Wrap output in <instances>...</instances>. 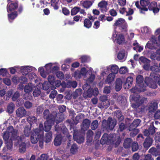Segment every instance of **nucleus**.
<instances>
[{
	"mask_svg": "<svg viewBox=\"0 0 160 160\" xmlns=\"http://www.w3.org/2000/svg\"><path fill=\"white\" fill-rule=\"evenodd\" d=\"M125 57V53L123 51L119 52L117 55V58L120 60H124Z\"/></svg>",
	"mask_w": 160,
	"mask_h": 160,
	"instance_id": "37998d69",
	"label": "nucleus"
},
{
	"mask_svg": "<svg viewBox=\"0 0 160 160\" xmlns=\"http://www.w3.org/2000/svg\"><path fill=\"white\" fill-rule=\"evenodd\" d=\"M98 126V122L97 120L93 121L91 123V128L93 130L96 129Z\"/></svg>",
	"mask_w": 160,
	"mask_h": 160,
	"instance_id": "473e14b6",
	"label": "nucleus"
},
{
	"mask_svg": "<svg viewBox=\"0 0 160 160\" xmlns=\"http://www.w3.org/2000/svg\"><path fill=\"white\" fill-rule=\"evenodd\" d=\"M116 120L109 118L107 120H104L102 122V127L105 129L112 130L116 124Z\"/></svg>",
	"mask_w": 160,
	"mask_h": 160,
	"instance_id": "7ed1b4c3",
	"label": "nucleus"
},
{
	"mask_svg": "<svg viewBox=\"0 0 160 160\" xmlns=\"http://www.w3.org/2000/svg\"><path fill=\"white\" fill-rule=\"evenodd\" d=\"M41 91L38 88H36L33 92V95L34 97H38L41 94Z\"/></svg>",
	"mask_w": 160,
	"mask_h": 160,
	"instance_id": "de8ad7c7",
	"label": "nucleus"
},
{
	"mask_svg": "<svg viewBox=\"0 0 160 160\" xmlns=\"http://www.w3.org/2000/svg\"><path fill=\"white\" fill-rule=\"evenodd\" d=\"M77 85V83L75 81H69L67 83L66 87L70 88L71 87L73 88H75Z\"/></svg>",
	"mask_w": 160,
	"mask_h": 160,
	"instance_id": "c756f323",
	"label": "nucleus"
},
{
	"mask_svg": "<svg viewBox=\"0 0 160 160\" xmlns=\"http://www.w3.org/2000/svg\"><path fill=\"white\" fill-rule=\"evenodd\" d=\"M35 87V85L31 83H29L26 85L23 88L24 91L25 92H31L32 89Z\"/></svg>",
	"mask_w": 160,
	"mask_h": 160,
	"instance_id": "2eb2a0df",
	"label": "nucleus"
},
{
	"mask_svg": "<svg viewBox=\"0 0 160 160\" xmlns=\"http://www.w3.org/2000/svg\"><path fill=\"white\" fill-rule=\"evenodd\" d=\"M114 38L116 40L117 42L119 44H121L124 42V37L122 34L118 33L115 32L112 35Z\"/></svg>",
	"mask_w": 160,
	"mask_h": 160,
	"instance_id": "0eeeda50",
	"label": "nucleus"
},
{
	"mask_svg": "<svg viewBox=\"0 0 160 160\" xmlns=\"http://www.w3.org/2000/svg\"><path fill=\"white\" fill-rule=\"evenodd\" d=\"M115 135L112 134H108V144H110L115 140Z\"/></svg>",
	"mask_w": 160,
	"mask_h": 160,
	"instance_id": "09e8293b",
	"label": "nucleus"
},
{
	"mask_svg": "<svg viewBox=\"0 0 160 160\" xmlns=\"http://www.w3.org/2000/svg\"><path fill=\"white\" fill-rule=\"evenodd\" d=\"M157 4L156 2H152L148 6L149 10H152L154 13L158 12L159 11V9L157 7Z\"/></svg>",
	"mask_w": 160,
	"mask_h": 160,
	"instance_id": "ddd939ff",
	"label": "nucleus"
},
{
	"mask_svg": "<svg viewBox=\"0 0 160 160\" xmlns=\"http://www.w3.org/2000/svg\"><path fill=\"white\" fill-rule=\"evenodd\" d=\"M82 76V75L80 72V71H75L72 75V76L76 78H80Z\"/></svg>",
	"mask_w": 160,
	"mask_h": 160,
	"instance_id": "bf43d9fd",
	"label": "nucleus"
},
{
	"mask_svg": "<svg viewBox=\"0 0 160 160\" xmlns=\"http://www.w3.org/2000/svg\"><path fill=\"white\" fill-rule=\"evenodd\" d=\"M48 80L51 84H53L55 81L54 77L52 75L49 76L48 77Z\"/></svg>",
	"mask_w": 160,
	"mask_h": 160,
	"instance_id": "13d9d810",
	"label": "nucleus"
},
{
	"mask_svg": "<svg viewBox=\"0 0 160 160\" xmlns=\"http://www.w3.org/2000/svg\"><path fill=\"white\" fill-rule=\"evenodd\" d=\"M139 61L140 63H142L145 64L146 63L150 62V61L143 57H140L139 59Z\"/></svg>",
	"mask_w": 160,
	"mask_h": 160,
	"instance_id": "603ef678",
	"label": "nucleus"
},
{
	"mask_svg": "<svg viewBox=\"0 0 160 160\" xmlns=\"http://www.w3.org/2000/svg\"><path fill=\"white\" fill-rule=\"evenodd\" d=\"M86 87H88V90L86 92H84L83 93V96L85 98H87L88 97L91 98L92 96L93 90L92 88H90L89 85H88L87 84H86L83 87V89L85 90V89L84 88Z\"/></svg>",
	"mask_w": 160,
	"mask_h": 160,
	"instance_id": "9b49d317",
	"label": "nucleus"
},
{
	"mask_svg": "<svg viewBox=\"0 0 160 160\" xmlns=\"http://www.w3.org/2000/svg\"><path fill=\"white\" fill-rule=\"evenodd\" d=\"M118 67L117 65H113L111 67V70L112 73L117 74L118 72Z\"/></svg>",
	"mask_w": 160,
	"mask_h": 160,
	"instance_id": "79ce46f5",
	"label": "nucleus"
},
{
	"mask_svg": "<svg viewBox=\"0 0 160 160\" xmlns=\"http://www.w3.org/2000/svg\"><path fill=\"white\" fill-rule=\"evenodd\" d=\"M49 112L48 110H45L43 113V117L47 119V120L49 119L50 120H51L52 119V116L50 115L49 116Z\"/></svg>",
	"mask_w": 160,
	"mask_h": 160,
	"instance_id": "a878e982",
	"label": "nucleus"
},
{
	"mask_svg": "<svg viewBox=\"0 0 160 160\" xmlns=\"http://www.w3.org/2000/svg\"><path fill=\"white\" fill-rule=\"evenodd\" d=\"M80 8L79 7H75L72 8L71 12V15H74L76 14L80 11Z\"/></svg>",
	"mask_w": 160,
	"mask_h": 160,
	"instance_id": "a19ab883",
	"label": "nucleus"
},
{
	"mask_svg": "<svg viewBox=\"0 0 160 160\" xmlns=\"http://www.w3.org/2000/svg\"><path fill=\"white\" fill-rule=\"evenodd\" d=\"M78 150V147L76 144H73L70 149V152L72 154H75L77 152Z\"/></svg>",
	"mask_w": 160,
	"mask_h": 160,
	"instance_id": "4c0bfd02",
	"label": "nucleus"
},
{
	"mask_svg": "<svg viewBox=\"0 0 160 160\" xmlns=\"http://www.w3.org/2000/svg\"><path fill=\"white\" fill-rule=\"evenodd\" d=\"M8 2L7 10L8 12L14 10L18 8V4L17 2H13L11 0H8Z\"/></svg>",
	"mask_w": 160,
	"mask_h": 160,
	"instance_id": "6e6552de",
	"label": "nucleus"
},
{
	"mask_svg": "<svg viewBox=\"0 0 160 160\" xmlns=\"http://www.w3.org/2000/svg\"><path fill=\"white\" fill-rule=\"evenodd\" d=\"M52 133L51 132H47L45 137V142H49L52 138Z\"/></svg>",
	"mask_w": 160,
	"mask_h": 160,
	"instance_id": "cd10ccee",
	"label": "nucleus"
},
{
	"mask_svg": "<svg viewBox=\"0 0 160 160\" xmlns=\"http://www.w3.org/2000/svg\"><path fill=\"white\" fill-rule=\"evenodd\" d=\"M28 71V67H24L21 70L22 74L24 75H26L28 74V72H29V71Z\"/></svg>",
	"mask_w": 160,
	"mask_h": 160,
	"instance_id": "e2e57ef3",
	"label": "nucleus"
},
{
	"mask_svg": "<svg viewBox=\"0 0 160 160\" xmlns=\"http://www.w3.org/2000/svg\"><path fill=\"white\" fill-rule=\"evenodd\" d=\"M143 80L144 79L142 76L141 75H138L136 78L137 84L143 83Z\"/></svg>",
	"mask_w": 160,
	"mask_h": 160,
	"instance_id": "8fccbe9b",
	"label": "nucleus"
},
{
	"mask_svg": "<svg viewBox=\"0 0 160 160\" xmlns=\"http://www.w3.org/2000/svg\"><path fill=\"white\" fill-rule=\"evenodd\" d=\"M80 3L84 8H89L92 4V2L89 1H82L80 2Z\"/></svg>",
	"mask_w": 160,
	"mask_h": 160,
	"instance_id": "393cba45",
	"label": "nucleus"
},
{
	"mask_svg": "<svg viewBox=\"0 0 160 160\" xmlns=\"http://www.w3.org/2000/svg\"><path fill=\"white\" fill-rule=\"evenodd\" d=\"M122 81L120 78L117 79L116 84L115 86V89L117 91H119L122 88Z\"/></svg>",
	"mask_w": 160,
	"mask_h": 160,
	"instance_id": "aec40b11",
	"label": "nucleus"
},
{
	"mask_svg": "<svg viewBox=\"0 0 160 160\" xmlns=\"http://www.w3.org/2000/svg\"><path fill=\"white\" fill-rule=\"evenodd\" d=\"M128 69L125 67H123L120 68L119 72L121 74H124L128 72Z\"/></svg>",
	"mask_w": 160,
	"mask_h": 160,
	"instance_id": "4d7b16f0",
	"label": "nucleus"
},
{
	"mask_svg": "<svg viewBox=\"0 0 160 160\" xmlns=\"http://www.w3.org/2000/svg\"><path fill=\"white\" fill-rule=\"evenodd\" d=\"M115 113L116 116L120 121H122L124 119V117L122 115L121 111L117 110L115 112Z\"/></svg>",
	"mask_w": 160,
	"mask_h": 160,
	"instance_id": "49530a36",
	"label": "nucleus"
},
{
	"mask_svg": "<svg viewBox=\"0 0 160 160\" xmlns=\"http://www.w3.org/2000/svg\"><path fill=\"white\" fill-rule=\"evenodd\" d=\"M132 140L130 138H127L126 139L123 143V146L125 148H128L130 146Z\"/></svg>",
	"mask_w": 160,
	"mask_h": 160,
	"instance_id": "bb28decb",
	"label": "nucleus"
},
{
	"mask_svg": "<svg viewBox=\"0 0 160 160\" xmlns=\"http://www.w3.org/2000/svg\"><path fill=\"white\" fill-rule=\"evenodd\" d=\"M27 120L31 125H32L33 123H36L37 121L36 118L34 116H29Z\"/></svg>",
	"mask_w": 160,
	"mask_h": 160,
	"instance_id": "72a5a7b5",
	"label": "nucleus"
},
{
	"mask_svg": "<svg viewBox=\"0 0 160 160\" xmlns=\"http://www.w3.org/2000/svg\"><path fill=\"white\" fill-rule=\"evenodd\" d=\"M150 70L153 72H160V69L157 64H155L152 66L150 68Z\"/></svg>",
	"mask_w": 160,
	"mask_h": 160,
	"instance_id": "e433bc0d",
	"label": "nucleus"
},
{
	"mask_svg": "<svg viewBox=\"0 0 160 160\" xmlns=\"http://www.w3.org/2000/svg\"><path fill=\"white\" fill-rule=\"evenodd\" d=\"M24 106L27 108H30L32 106V103L30 102L27 101L24 103Z\"/></svg>",
	"mask_w": 160,
	"mask_h": 160,
	"instance_id": "338daca9",
	"label": "nucleus"
},
{
	"mask_svg": "<svg viewBox=\"0 0 160 160\" xmlns=\"http://www.w3.org/2000/svg\"><path fill=\"white\" fill-rule=\"evenodd\" d=\"M58 0H51V5L53 7L55 10H57L58 8L59 7L58 5Z\"/></svg>",
	"mask_w": 160,
	"mask_h": 160,
	"instance_id": "2f4dec72",
	"label": "nucleus"
},
{
	"mask_svg": "<svg viewBox=\"0 0 160 160\" xmlns=\"http://www.w3.org/2000/svg\"><path fill=\"white\" fill-rule=\"evenodd\" d=\"M108 134L105 133L102 136L101 139V141L103 143H106L108 144Z\"/></svg>",
	"mask_w": 160,
	"mask_h": 160,
	"instance_id": "c03bdc74",
	"label": "nucleus"
},
{
	"mask_svg": "<svg viewBox=\"0 0 160 160\" xmlns=\"http://www.w3.org/2000/svg\"><path fill=\"white\" fill-rule=\"evenodd\" d=\"M22 98L26 100H31L32 98V97L30 92H25Z\"/></svg>",
	"mask_w": 160,
	"mask_h": 160,
	"instance_id": "c9c22d12",
	"label": "nucleus"
},
{
	"mask_svg": "<svg viewBox=\"0 0 160 160\" xmlns=\"http://www.w3.org/2000/svg\"><path fill=\"white\" fill-rule=\"evenodd\" d=\"M100 100L101 102L100 105L103 108H107L109 106V102L107 97L105 96H102L100 97Z\"/></svg>",
	"mask_w": 160,
	"mask_h": 160,
	"instance_id": "1a4fd4ad",
	"label": "nucleus"
},
{
	"mask_svg": "<svg viewBox=\"0 0 160 160\" xmlns=\"http://www.w3.org/2000/svg\"><path fill=\"white\" fill-rule=\"evenodd\" d=\"M130 131H131L130 133V136L132 137H134L139 132L138 130L136 128L132 129V130Z\"/></svg>",
	"mask_w": 160,
	"mask_h": 160,
	"instance_id": "6e6d98bb",
	"label": "nucleus"
},
{
	"mask_svg": "<svg viewBox=\"0 0 160 160\" xmlns=\"http://www.w3.org/2000/svg\"><path fill=\"white\" fill-rule=\"evenodd\" d=\"M18 134V130L14 129L13 127L12 126L8 127L6 131L4 133L3 138L5 142L8 150H10L12 149V140L15 139L16 141Z\"/></svg>",
	"mask_w": 160,
	"mask_h": 160,
	"instance_id": "f257e3e1",
	"label": "nucleus"
},
{
	"mask_svg": "<svg viewBox=\"0 0 160 160\" xmlns=\"http://www.w3.org/2000/svg\"><path fill=\"white\" fill-rule=\"evenodd\" d=\"M43 132L39 129H34L32 131L31 135V141L33 144L37 143L38 141L42 142L43 140Z\"/></svg>",
	"mask_w": 160,
	"mask_h": 160,
	"instance_id": "f03ea898",
	"label": "nucleus"
},
{
	"mask_svg": "<svg viewBox=\"0 0 160 160\" xmlns=\"http://www.w3.org/2000/svg\"><path fill=\"white\" fill-rule=\"evenodd\" d=\"M62 138L60 135L57 136L55 138L54 144L55 146H58L61 143Z\"/></svg>",
	"mask_w": 160,
	"mask_h": 160,
	"instance_id": "7c9ffc66",
	"label": "nucleus"
},
{
	"mask_svg": "<svg viewBox=\"0 0 160 160\" xmlns=\"http://www.w3.org/2000/svg\"><path fill=\"white\" fill-rule=\"evenodd\" d=\"M52 121L49 119L47 120L44 123V130L46 132L48 131L51 129L52 124H53Z\"/></svg>",
	"mask_w": 160,
	"mask_h": 160,
	"instance_id": "412c9836",
	"label": "nucleus"
},
{
	"mask_svg": "<svg viewBox=\"0 0 160 160\" xmlns=\"http://www.w3.org/2000/svg\"><path fill=\"white\" fill-rule=\"evenodd\" d=\"M62 11L63 13L65 15H68L69 14L70 12L66 8H62Z\"/></svg>",
	"mask_w": 160,
	"mask_h": 160,
	"instance_id": "0e129e2a",
	"label": "nucleus"
},
{
	"mask_svg": "<svg viewBox=\"0 0 160 160\" xmlns=\"http://www.w3.org/2000/svg\"><path fill=\"white\" fill-rule=\"evenodd\" d=\"M138 149V144L137 142H134L132 145V150L133 152L137 151Z\"/></svg>",
	"mask_w": 160,
	"mask_h": 160,
	"instance_id": "5fc2aeb1",
	"label": "nucleus"
},
{
	"mask_svg": "<svg viewBox=\"0 0 160 160\" xmlns=\"http://www.w3.org/2000/svg\"><path fill=\"white\" fill-rule=\"evenodd\" d=\"M20 94L19 92H16L13 95L12 97V100L13 101H15L20 97Z\"/></svg>",
	"mask_w": 160,
	"mask_h": 160,
	"instance_id": "052dcab7",
	"label": "nucleus"
},
{
	"mask_svg": "<svg viewBox=\"0 0 160 160\" xmlns=\"http://www.w3.org/2000/svg\"><path fill=\"white\" fill-rule=\"evenodd\" d=\"M16 113L18 117H22L26 114V111L23 107L19 108L16 111Z\"/></svg>",
	"mask_w": 160,
	"mask_h": 160,
	"instance_id": "f3484780",
	"label": "nucleus"
},
{
	"mask_svg": "<svg viewBox=\"0 0 160 160\" xmlns=\"http://www.w3.org/2000/svg\"><path fill=\"white\" fill-rule=\"evenodd\" d=\"M18 16L17 12H13L8 15V18L9 19L13 20Z\"/></svg>",
	"mask_w": 160,
	"mask_h": 160,
	"instance_id": "3c124183",
	"label": "nucleus"
},
{
	"mask_svg": "<svg viewBox=\"0 0 160 160\" xmlns=\"http://www.w3.org/2000/svg\"><path fill=\"white\" fill-rule=\"evenodd\" d=\"M92 68H90L89 70L87 72L86 75V77H87L88 75V74H89V77L87 78V81L89 82H93L95 78L94 75L92 74Z\"/></svg>",
	"mask_w": 160,
	"mask_h": 160,
	"instance_id": "dca6fc26",
	"label": "nucleus"
},
{
	"mask_svg": "<svg viewBox=\"0 0 160 160\" xmlns=\"http://www.w3.org/2000/svg\"><path fill=\"white\" fill-rule=\"evenodd\" d=\"M115 78V75L114 74L112 73L110 74L107 76V78L105 81L106 83H109L113 81Z\"/></svg>",
	"mask_w": 160,
	"mask_h": 160,
	"instance_id": "b1692460",
	"label": "nucleus"
},
{
	"mask_svg": "<svg viewBox=\"0 0 160 160\" xmlns=\"http://www.w3.org/2000/svg\"><path fill=\"white\" fill-rule=\"evenodd\" d=\"M25 139L23 135L17 137L16 141L19 146V152L22 153H24L26 151Z\"/></svg>",
	"mask_w": 160,
	"mask_h": 160,
	"instance_id": "39448f33",
	"label": "nucleus"
},
{
	"mask_svg": "<svg viewBox=\"0 0 160 160\" xmlns=\"http://www.w3.org/2000/svg\"><path fill=\"white\" fill-rule=\"evenodd\" d=\"M153 79L157 82L158 85L160 86V75L156 74L153 77Z\"/></svg>",
	"mask_w": 160,
	"mask_h": 160,
	"instance_id": "680f3d73",
	"label": "nucleus"
},
{
	"mask_svg": "<svg viewBox=\"0 0 160 160\" xmlns=\"http://www.w3.org/2000/svg\"><path fill=\"white\" fill-rule=\"evenodd\" d=\"M111 89V88L110 86H106L104 88L103 92L106 94L109 93L110 92Z\"/></svg>",
	"mask_w": 160,
	"mask_h": 160,
	"instance_id": "69168bd1",
	"label": "nucleus"
},
{
	"mask_svg": "<svg viewBox=\"0 0 160 160\" xmlns=\"http://www.w3.org/2000/svg\"><path fill=\"white\" fill-rule=\"evenodd\" d=\"M108 5V2L107 1H102L99 2L98 6L102 11V9H106Z\"/></svg>",
	"mask_w": 160,
	"mask_h": 160,
	"instance_id": "5701e85b",
	"label": "nucleus"
},
{
	"mask_svg": "<svg viewBox=\"0 0 160 160\" xmlns=\"http://www.w3.org/2000/svg\"><path fill=\"white\" fill-rule=\"evenodd\" d=\"M131 99L135 102L132 104V106L133 108L138 107L141 104L147 100L146 98H141L138 94H134L131 96Z\"/></svg>",
	"mask_w": 160,
	"mask_h": 160,
	"instance_id": "20e7f679",
	"label": "nucleus"
},
{
	"mask_svg": "<svg viewBox=\"0 0 160 160\" xmlns=\"http://www.w3.org/2000/svg\"><path fill=\"white\" fill-rule=\"evenodd\" d=\"M93 135V132L91 130L88 131L87 133V138L90 141L92 139V137Z\"/></svg>",
	"mask_w": 160,
	"mask_h": 160,
	"instance_id": "a18cd8bd",
	"label": "nucleus"
},
{
	"mask_svg": "<svg viewBox=\"0 0 160 160\" xmlns=\"http://www.w3.org/2000/svg\"><path fill=\"white\" fill-rule=\"evenodd\" d=\"M150 2L149 0H141L140 1L141 5L143 7H145L148 6Z\"/></svg>",
	"mask_w": 160,
	"mask_h": 160,
	"instance_id": "864d4df0",
	"label": "nucleus"
},
{
	"mask_svg": "<svg viewBox=\"0 0 160 160\" xmlns=\"http://www.w3.org/2000/svg\"><path fill=\"white\" fill-rule=\"evenodd\" d=\"M30 132V128L28 126H26L25 127L24 130V136L25 137H29Z\"/></svg>",
	"mask_w": 160,
	"mask_h": 160,
	"instance_id": "c85d7f7f",
	"label": "nucleus"
},
{
	"mask_svg": "<svg viewBox=\"0 0 160 160\" xmlns=\"http://www.w3.org/2000/svg\"><path fill=\"white\" fill-rule=\"evenodd\" d=\"M157 44L156 38L155 37L152 38L151 40L147 44V47L150 49L155 48V46Z\"/></svg>",
	"mask_w": 160,
	"mask_h": 160,
	"instance_id": "4468645a",
	"label": "nucleus"
},
{
	"mask_svg": "<svg viewBox=\"0 0 160 160\" xmlns=\"http://www.w3.org/2000/svg\"><path fill=\"white\" fill-rule=\"evenodd\" d=\"M154 80L148 77L145 78V82L146 84L149 87L152 88H156L157 87V85L155 82L153 81Z\"/></svg>",
	"mask_w": 160,
	"mask_h": 160,
	"instance_id": "9d476101",
	"label": "nucleus"
},
{
	"mask_svg": "<svg viewBox=\"0 0 160 160\" xmlns=\"http://www.w3.org/2000/svg\"><path fill=\"white\" fill-rule=\"evenodd\" d=\"M125 20L123 18H120L117 20L114 24V25L120 27L122 24H124Z\"/></svg>",
	"mask_w": 160,
	"mask_h": 160,
	"instance_id": "f704fd0d",
	"label": "nucleus"
},
{
	"mask_svg": "<svg viewBox=\"0 0 160 160\" xmlns=\"http://www.w3.org/2000/svg\"><path fill=\"white\" fill-rule=\"evenodd\" d=\"M84 26L86 28H89L92 26V22L88 19H85L84 22Z\"/></svg>",
	"mask_w": 160,
	"mask_h": 160,
	"instance_id": "ea45409f",
	"label": "nucleus"
},
{
	"mask_svg": "<svg viewBox=\"0 0 160 160\" xmlns=\"http://www.w3.org/2000/svg\"><path fill=\"white\" fill-rule=\"evenodd\" d=\"M62 114L57 113L55 118L54 116L52 117L51 121L52 123H54V122H55L57 124L61 122L62 120Z\"/></svg>",
	"mask_w": 160,
	"mask_h": 160,
	"instance_id": "6ab92c4d",
	"label": "nucleus"
},
{
	"mask_svg": "<svg viewBox=\"0 0 160 160\" xmlns=\"http://www.w3.org/2000/svg\"><path fill=\"white\" fill-rule=\"evenodd\" d=\"M140 122L141 121L139 119L135 120L130 125L129 128V130H132V129L136 128L139 126Z\"/></svg>",
	"mask_w": 160,
	"mask_h": 160,
	"instance_id": "a211bd4d",
	"label": "nucleus"
},
{
	"mask_svg": "<svg viewBox=\"0 0 160 160\" xmlns=\"http://www.w3.org/2000/svg\"><path fill=\"white\" fill-rule=\"evenodd\" d=\"M15 106L12 102L10 103L7 107V110L10 113H12L14 111Z\"/></svg>",
	"mask_w": 160,
	"mask_h": 160,
	"instance_id": "58836bf2",
	"label": "nucleus"
},
{
	"mask_svg": "<svg viewBox=\"0 0 160 160\" xmlns=\"http://www.w3.org/2000/svg\"><path fill=\"white\" fill-rule=\"evenodd\" d=\"M90 123L91 121L89 120L88 119H84L81 125L82 130L83 131L86 130L89 128Z\"/></svg>",
	"mask_w": 160,
	"mask_h": 160,
	"instance_id": "f8f14e48",
	"label": "nucleus"
},
{
	"mask_svg": "<svg viewBox=\"0 0 160 160\" xmlns=\"http://www.w3.org/2000/svg\"><path fill=\"white\" fill-rule=\"evenodd\" d=\"M152 139L151 138H146L143 144L144 147L148 148L152 145Z\"/></svg>",
	"mask_w": 160,
	"mask_h": 160,
	"instance_id": "4be33fe9",
	"label": "nucleus"
},
{
	"mask_svg": "<svg viewBox=\"0 0 160 160\" xmlns=\"http://www.w3.org/2000/svg\"><path fill=\"white\" fill-rule=\"evenodd\" d=\"M48 156L45 154H42L37 160H47Z\"/></svg>",
	"mask_w": 160,
	"mask_h": 160,
	"instance_id": "774afa93",
	"label": "nucleus"
},
{
	"mask_svg": "<svg viewBox=\"0 0 160 160\" xmlns=\"http://www.w3.org/2000/svg\"><path fill=\"white\" fill-rule=\"evenodd\" d=\"M146 85L143 83L137 84L134 88L131 90L132 92L137 93L144 92L146 90Z\"/></svg>",
	"mask_w": 160,
	"mask_h": 160,
	"instance_id": "423d86ee",
	"label": "nucleus"
}]
</instances>
